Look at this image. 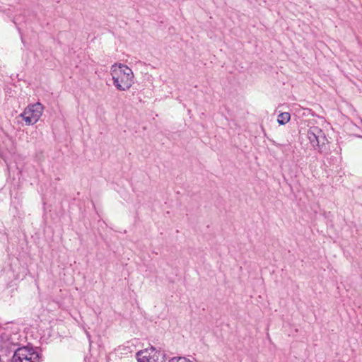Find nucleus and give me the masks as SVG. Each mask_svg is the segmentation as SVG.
<instances>
[{
	"label": "nucleus",
	"instance_id": "f03ea898",
	"mask_svg": "<svg viewBox=\"0 0 362 362\" xmlns=\"http://www.w3.org/2000/svg\"><path fill=\"white\" fill-rule=\"evenodd\" d=\"M11 362H40V354L33 347H19L14 351Z\"/></svg>",
	"mask_w": 362,
	"mask_h": 362
},
{
	"label": "nucleus",
	"instance_id": "6e6552de",
	"mask_svg": "<svg viewBox=\"0 0 362 362\" xmlns=\"http://www.w3.org/2000/svg\"><path fill=\"white\" fill-rule=\"evenodd\" d=\"M87 336H88V338L90 337H89V333H88V332H87Z\"/></svg>",
	"mask_w": 362,
	"mask_h": 362
},
{
	"label": "nucleus",
	"instance_id": "7ed1b4c3",
	"mask_svg": "<svg viewBox=\"0 0 362 362\" xmlns=\"http://www.w3.org/2000/svg\"><path fill=\"white\" fill-rule=\"evenodd\" d=\"M138 362H165V353L161 350H156L153 346L139 351L137 354Z\"/></svg>",
	"mask_w": 362,
	"mask_h": 362
},
{
	"label": "nucleus",
	"instance_id": "39448f33",
	"mask_svg": "<svg viewBox=\"0 0 362 362\" xmlns=\"http://www.w3.org/2000/svg\"><path fill=\"white\" fill-rule=\"evenodd\" d=\"M307 137L314 148L320 147L321 144H325L326 140L325 133L317 126H313L309 128L307 132Z\"/></svg>",
	"mask_w": 362,
	"mask_h": 362
},
{
	"label": "nucleus",
	"instance_id": "0eeeda50",
	"mask_svg": "<svg viewBox=\"0 0 362 362\" xmlns=\"http://www.w3.org/2000/svg\"><path fill=\"white\" fill-rule=\"evenodd\" d=\"M185 360V358L179 357V358H173L170 359V362H178L180 361Z\"/></svg>",
	"mask_w": 362,
	"mask_h": 362
},
{
	"label": "nucleus",
	"instance_id": "20e7f679",
	"mask_svg": "<svg viewBox=\"0 0 362 362\" xmlns=\"http://www.w3.org/2000/svg\"><path fill=\"white\" fill-rule=\"evenodd\" d=\"M44 107L40 103L29 105L20 115L27 125L35 124L42 116Z\"/></svg>",
	"mask_w": 362,
	"mask_h": 362
},
{
	"label": "nucleus",
	"instance_id": "f257e3e1",
	"mask_svg": "<svg viewBox=\"0 0 362 362\" xmlns=\"http://www.w3.org/2000/svg\"><path fill=\"white\" fill-rule=\"evenodd\" d=\"M110 74L115 88L122 91L127 90L134 83L132 69L122 64H115L111 66Z\"/></svg>",
	"mask_w": 362,
	"mask_h": 362
},
{
	"label": "nucleus",
	"instance_id": "423d86ee",
	"mask_svg": "<svg viewBox=\"0 0 362 362\" xmlns=\"http://www.w3.org/2000/svg\"><path fill=\"white\" fill-rule=\"evenodd\" d=\"M291 118V115L288 112H281L278 115L277 122L279 124L283 125L286 124Z\"/></svg>",
	"mask_w": 362,
	"mask_h": 362
}]
</instances>
